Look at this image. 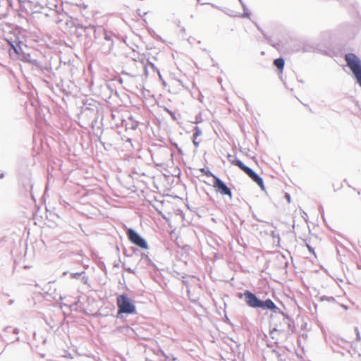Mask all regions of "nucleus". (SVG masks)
I'll return each mask as SVG.
<instances>
[{"label": "nucleus", "instance_id": "393cba45", "mask_svg": "<svg viewBox=\"0 0 361 361\" xmlns=\"http://www.w3.org/2000/svg\"><path fill=\"white\" fill-rule=\"evenodd\" d=\"M200 171H201V173L206 175L207 177H212L213 179L214 180V176H216L210 170L202 168L200 169Z\"/></svg>", "mask_w": 361, "mask_h": 361}, {"label": "nucleus", "instance_id": "c85d7f7f", "mask_svg": "<svg viewBox=\"0 0 361 361\" xmlns=\"http://www.w3.org/2000/svg\"><path fill=\"white\" fill-rule=\"evenodd\" d=\"M171 143L173 147H175L176 148L179 154H181V155L183 154V152L182 149L180 147H178V145L176 142H173L171 140Z\"/></svg>", "mask_w": 361, "mask_h": 361}, {"label": "nucleus", "instance_id": "8fccbe9b", "mask_svg": "<svg viewBox=\"0 0 361 361\" xmlns=\"http://www.w3.org/2000/svg\"><path fill=\"white\" fill-rule=\"evenodd\" d=\"M262 34L263 35L265 39H268V35H267V33H265L264 32H262Z\"/></svg>", "mask_w": 361, "mask_h": 361}, {"label": "nucleus", "instance_id": "f3484780", "mask_svg": "<svg viewBox=\"0 0 361 361\" xmlns=\"http://www.w3.org/2000/svg\"><path fill=\"white\" fill-rule=\"evenodd\" d=\"M274 66L281 72L282 73L284 66H285V61L282 57L277 58L274 60Z\"/></svg>", "mask_w": 361, "mask_h": 361}, {"label": "nucleus", "instance_id": "58836bf2", "mask_svg": "<svg viewBox=\"0 0 361 361\" xmlns=\"http://www.w3.org/2000/svg\"><path fill=\"white\" fill-rule=\"evenodd\" d=\"M126 137V142H128L131 146L132 148H135L133 145L131 143V139L128 137Z\"/></svg>", "mask_w": 361, "mask_h": 361}, {"label": "nucleus", "instance_id": "bf43d9fd", "mask_svg": "<svg viewBox=\"0 0 361 361\" xmlns=\"http://www.w3.org/2000/svg\"><path fill=\"white\" fill-rule=\"evenodd\" d=\"M20 341V338H19V337H17V338H16V341Z\"/></svg>", "mask_w": 361, "mask_h": 361}, {"label": "nucleus", "instance_id": "c756f323", "mask_svg": "<svg viewBox=\"0 0 361 361\" xmlns=\"http://www.w3.org/2000/svg\"><path fill=\"white\" fill-rule=\"evenodd\" d=\"M202 134V130L201 129L198 127V126H195L194 127V132L192 133V135H201Z\"/></svg>", "mask_w": 361, "mask_h": 361}, {"label": "nucleus", "instance_id": "a211bd4d", "mask_svg": "<svg viewBox=\"0 0 361 361\" xmlns=\"http://www.w3.org/2000/svg\"><path fill=\"white\" fill-rule=\"evenodd\" d=\"M304 51H305L318 52V53H322V54H326V53H327V51L326 50L320 49L317 45L312 46L311 47H310L308 45H306L304 47Z\"/></svg>", "mask_w": 361, "mask_h": 361}, {"label": "nucleus", "instance_id": "a878e982", "mask_svg": "<svg viewBox=\"0 0 361 361\" xmlns=\"http://www.w3.org/2000/svg\"><path fill=\"white\" fill-rule=\"evenodd\" d=\"M147 65L148 66H149L152 69H153L154 71H156L157 73V74L159 75V77L161 78V73H160V71L158 69V68L154 65V63H153L151 61H147Z\"/></svg>", "mask_w": 361, "mask_h": 361}, {"label": "nucleus", "instance_id": "2f4dec72", "mask_svg": "<svg viewBox=\"0 0 361 361\" xmlns=\"http://www.w3.org/2000/svg\"><path fill=\"white\" fill-rule=\"evenodd\" d=\"M123 268L126 271H128V273L130 274H135V270L131 269L130 267H126L125 264H123Z\"/></svg>", "mask_w": 361, "mask_h": 361}, {"label": "nucleus", "instance_id": "0eeeda50", "mask_svg": "<svg viewBox=\"0 0 361 361\" xmlns=\"http://www.w3.org/2000/svg\"><path fill=\"white\" fill-rule=\"evenodd\" d=\"M243 167V171L262 190H265V186L264 184V180L262 178L257 174L254 170H252L249 166H246L245 167Z\"/></svg>", "mask_w": 361, "mask_h": 361}, {"label": "nucleus", "instance_id": "680f3d73", "mask_svg": "<svg viewBox=\"0 0 361 361\" xmlns=\"http://www.w3.org/2000/svg\"><path fill=\"white\" fill-rule=\"evenodd\" d=\"M114 267H118V263H115Z\"/></svg>", "mask_w": 361, "mask_h": 361}, {"label": "nucleus", "instance_id": "ddd939ff", "mask_svg": "<svg viewBox=\"0 0 361 361\" xmlns=\"http://www.w3.org/2000/svg\"><path fill=\"white\" fill-rule=\"evenodd\" d=\"M228 160L234 166H238L240 170H243V167H245L246 165L243 164L242 161L238 159L235 155H232L231 154H227Z\"/></svg>", "mask_w": 361, "mask_h": 361}, {"label": "nucleus", "instance_id": "6ab92c4d", "mask_svg": "<svg viewBox=\"0 0 361 361\" xmlns=\"http://www.w3.org/2000/svg\"><path fill=\"white\" fill-rule=\"evenodd\" d=\"M106 150H110L113 145L106 141L107 137H96Z\"/></svg>", "mask_w": 361, "mask_h": 361}, {"label": "nucleus", "instance_id": "4be33fe9", "mask_svg": "<svg viewBox=\"0 0 361 361\" xmlns=\"http://www.w3.org/2000/svg\"><path fill=\"white\" fill-rule=\"evenodd\" d=\"M242 7L243 8V13L242 14L243 18H250L251 13L247 8L245 3H242Z\"/></svg>", "mask_w": 361, "mask_h": 361}, {"label": "nucleus", "instance_id": "79ce46f5", "mask_svg": "<svg viewBox=\"0 0 361 361\" xmlns=\"http://www.w3.org/2000/svg\"><path fill=\"white\" fill-rule=\"evenodd\" d=\"M319 209V212L321 213L322 216L324 217V209H323L322 206H320Z\"/></svg>", "mask_w": 361, "mask_h": 361}, {"label": "nucleus", "instance_id": "20e7f679", "mask_svg": "<svg viewBox=\"0 0 361 361\" xmlns=\"http://www.w3.org/2000/svg\"><path fill=\"white\" fill-rule=\"evenodd\" d=\"M6 40L11 46V48L9 49L10 55L11 56H15L19 60H20L23 54L25 53V49H27V46L25 45L22 42L18 40L16 37L15 38V39L11 38Z\"/></svg>", "mask_w": 361, "mask_h": 361}, {"label": "nucleus", "instance_id": "473e14b6", "mask_svg": "<svg viewBox=\"0 0 361 361\" xmlns=\"http://www.w3.org/2000/svg\"><path fill=\"white\" fill-rule=\"evenodd\" d=\"M305 245H306L309 252L312 253L314 255H316L314 249L311 245H310L306 241H305Z\"/></svg>", "mask_w": 361, "mask_h": 361}, {"label": "nucleus", "instance_id": "6e6d98bb", "mask_svg": "<svg viewBox=\"0 0 361 361\" xmlns=\"http://www.w3.org/2000/svg\"><path fill=\"white\" fill-rule=\"evenodd\" d=\"M181 31H182L183 32H184V33H185V27H183V28L181 29Z\"/></svg>", "mask_w": 361, "mask_h": 361}, {"label": "nucleus", "instance_id": "69168bd1", "mask_svg": "<svg viewBox=\"0 0 361 361\" xmlns=\"http://www.w3.org/2000/svg\"><path fill=\"white\" fill-rule=\"evenodd\" d=\"M240 3V4L242 5V3H244L242 0H238Z\"/></svg>", "mask_w": 361, "mask_h": 361}, {"label": "nucleus", "instance_id": "f03ea898", "mask_svg": "<svg viewBox=\"0 0 361 361\" xmlns=\"http://www.w3.org/2000/svg\"><path fill=\"white\" fill-rule=\"evenodd\" d=\"M116 305L118 308L117 319H122L123 314H134L136 313L134 301L126 294H121L117 296Z\"/></svg>", "mask_w": 361, "mask_h": 361}, {"label": "nucleus", "instance_id": "c9c22d12", "mask_svg": "<svg viewBox=\"0 0 361 361\" xmlns=\"http://www.w3.org/2000/svg\"><path fill=\"white\" fill-rule=\"evenodd\" d=\"M193 137L192 142H193L195 148L197 149L199 146L200 141H197V137Z\"/></svg>", "mask_w": 361, "mask_h": 361}, {"label": "nucleus", "instance_id": "72a5a7b5", "mask_svg": "<svg viewBox=\"0 0 361 361\" xmlns=\"http://www.w3.org/2000/svg\"><path fill=\"white\" fill-rule=\"evenodd\" d=\"M81 280L84 284H87L89 279L87 276H85V274H82L81 276Z\"/></svg>", "mask_w": 361, "mask_h": 361}, {"label": "nucleus", "instance_id": "6e6552de", "mask_svg": "<svg viewBox=\"0 0 361 361\" xmlns=\"http://www.w3.org/2000/svg\"><path fill=\"white\" fill-rule=\"evenodd\" d=\"M23 0H1V13L4 15L3 10L4 8L10 7L14 10H18L21 7Z\"/></svg>", "mask_w": 361, "mask_h": 361}, {"label": "nucleus", "instance_id": "9b49d317", "mask_svg": "<svg viewBox=\"0 0 361 361\" xmlns=\"http://www.w3.org/2000/svg\"><path fill=\"white\" fill-rule=\"evenodd\" d=\"M331 339L332 343L334 345L343 348V350H346L348 353H350V350L348 349L349 342L348 341L336 336H334Z\"/></svg>", "mask_w": 361, "mask_h": 361}, {"label": "nucleus", "instance_id": "1a4fd4ad", "mask_svg": "<svg viewBox=\"0 0 361 361\" xmlns=\"http://www.w3.org/2000/svg\"><path fill=\"white\" fill-rule=\"evenodd\" d=\"M23 0H1V13L4 15L3 10L4 8L10 7L14 10H18L21 7Z\"/></svg>", "mask_w": 361, "mask_h": 361}, {"label": "nucleus", "instance_id": "f257e3e1", "mask_svg": "<svg viewBox=\"0 0 361 361\" xmlns=\"http://www.w3.org/2000/svg\"><path fill=\"white\" fill-rule=\"evenodd\" d=\"M238 298H243L245 304L251 308L270 310L274 313L282 312V310L270 298L262 300L249 290H245L243 293H238Z\"/></svg>", "mask_w": 361, "mask_h": 361}, {"label": "nucleus", "instance_id": "9d476101", "mask_svg": "<svg viewBox=\"0 0 361 361\" xmlns=\"http://www.w3.org/2000/svg\"><path fill=\"white\" fill-rule=\"evenodd\" d=\"M82 28H84L85 32H87L89 30H92L94 34L95 38H97L96 35L98 32H103L104 35V41H113L112 35L111 34H108L104 29L102 27L96 28L94 25H89L88 26H82L81 25ZM88 32H87V35Z\"/></svg>", "mask_w": 361, "mask_h": 361}, {"label": "nucleus", "instance_id": "338daca9", "mask_svg": "<svg viewBox=\"0 0 361 361\" xmlns=\"http://www.w3.org/2000/svg\"><path fill=\"white\" fill-rule=\"evenodd\" d=\"M63 298H64L63 297L60 296V300H63Z\"/></svg>", "mask_w": 361, "mask_h": 361}, {"label": "nucleus", "instance_id": "37998d69", "mask_svg": "<svg viewBox=\"0 0 361 361\" xmlns=\"http://www.w3.org/2000/svg\"><path fill=\"white\" fill-rule=\"evenodd\" d=\"M13 332L14 334H18L19 332H20V330L18 328H14L13 330Z\"/></svg>", "mask_w": 361, "mask_h": 361}, {"label": "nucleus", "instance_id": "f704fd0d", "mask_svg": "<svg viewBox=\"0 0 361 361\" xmlns=\"http://www.w3.org/2000/svg\"><path fill=\"white\" fill-rule=\"evenodd\" d=\"M267 40V42H269V44H271V46L274 47H276L277 45H279V44H275L273 42V40L271 39V37L268 36V39H266Z\"/></svg>", "mask_w": 361, "mask_h": 361}, {"label": "nucleus", "instance_id": "de8ad7c7", "mask_svg": "<svg viewBox=\"0 0 361 361\" xmlns=\"http://www.w3.org/2000/svg\"><path fill=\"white\" fill-rule=\"evenodd\" d=\"M11 327L10 326H6L4 329V332H7L8 331V329H10Z\"/></svg>", "mask_w": 361, "mask_h": 361}, {"label": "nucleus", "instance_id": "c03bdc74", "mask_svg": "<svg viewBox=\"0 0 361 361\" xmlns=\"http://www.w3.org/2000/svg\"><path fill=\"white\" fill-rule=\"evenodd\" d=\"M271 236H272L273 238H276V237H277L279 239H280V238H279V234H277V235H276V234L275 233V232H274V231H272V232H271Z\"/></svg>", "mask_w": 361, "mask_h": 361}, {"label": "nucleus", "instance_id": "5fc2aeb1", "mask_svg": "<svg viewBox=\"0 0 361 361\" xmlns=\"http://www.w3.org/2000/svg\"><path fill=\"white\" fill-rule=\"evenodd\" d=\"M4 177V174L3 173H1L0 174V178H3Z\"/></svg>", "mask_w": 361, "mask_h": 361}, {"label": "nucleus", "instance_id": "09e8293b", "mask_svg": "<svg viewBox=\"0 0 361 361\" xmlns=\"http://www.w3.org/2000/svg\"><path fill=\"white\" fill-rule=\"evenodd\" d=\"M333 350H334V352L341 353L343 356L345 355V354H344L343 353H342V352L337 351V350H336V349H334V348H333Z\"/></svg>", "mask_w": 361, "mask_h": 361}, {"label": "nucleus", "instance_id": "a18cd8bd", "mask_svg": "<svg viewBox=\"0 0 361 361\" xmlns=\"http://www.w3.org/2000/svg\"><path fill=\"white\" fill-rule=\"evenodd\" d=\"M136 13H137V14L139 16H140V17H142V18L143 17V16H142V13H141V10H140V9H139V8H138V9H137V10H136Z\"/></svg>", "mask_w": 361, "mask_h": 361}, {"label": "nucleus", "instance_id": "4468645a", "mask_svg": "<svg viewBox=\"0 0 361 361\" xmlns=\"http://www.w3.org/2000/svg\"><path fill=\"white\" fill-rule=\"evenodd\" d=\"M139 264L143 267H145V266L155 267V264L153 263L149 256L145 253L141 255Z\"/></svg>", "mask_w": 361, "mask_h": 361}, {"label": "nucleus", "instance_id": "13d9d810", "mask_svg": "<svg viewBox=\"0 0 361 361\" xmlns=\"http://www.w3.org/2000/svg\"><path fill=\"white\" fill-rule=\"evenodd\" d=\"M255 137V140L256 142L257 143L258 142L257 137Z\"/></svg>", "mask_w": 361, "mask_h": 361}, {"label": "nucleus", "instance_id": "3c124183", "mask_svg": "<svg viewBox=\"0 0 361 361\" xmlns=\"http://www.w3.org/2000/svg\"><path fill=\"white\" fill-rule=\"evenodd\" d=\"M0 341L4 343H6V340L2 337V336L0 334Z\"/></svg>", "mask_w": 361, "mask_h": 361}, {"label": "nucleus", "instance_id": "49530a36", "mask_svg": "<svg viewBox=\"0 0 361 361\" xmlns=\"http://www.w3.org/2000/svg\"><path fill=\"white\" fill-rule=\"evenodd\" d=\"M122 74H123V75H128V76H130V77H134V76H135V75H131V74H130V73H126V71H122Z\"/></svg>", "mask_w": 361, "mask_h": 361}, {"label": "nucleus", "instance_id": "7ed1b4c3", "mask_svg": "<svg viewBox=\"0 0 361 361\" xmlns=\"http://www.w3.org/2000/svg\"><path fill=\"white\" fill-rule=\"evenodd\" d=\"M345 60L348 66L354 75L357 82L361 87V61L357 55L353 53L346 54Z\"/></svg>", "mask_w": 361, "mask_h": 361}, {"label": "nucleus", "instance_id": "4d7b16f0", "mask_svg": "<svg viewBox=\"0 0 361 361\" xmlns=\"http://www.w3.org/2000/svg\"><path fill=\"white\" fill-rule=\"evenodd\" d=\"M283 85L284 86L286 87V88H288V85H286V82H283Z\"/></svg>", "mask_w": 361, "mask_h": 361}, {"label": "nucleus", "instance_id": "cd10ccee", "mask_svg": "<svg viewBox=\"0 0 361 361\" xmlns=\"http://www.w3.org/2000/svg\"><path fill=\"white\" fill-rule=\"evenodd\" d=\"M82 274H85V272L82 271V272L71 273V278L79 279L82 276Z\"/></svg>", "mask_w": 361, "mask_h": 361}, {"label": "nucleus", "instance_id": "e2e57ef3", "mask_svg": "<svg viewBox=\"0 0 361 361\" xmlns=\"http://www.w3.org/2000/svg\"><path fill=\"white\" fill-rule=\"evenodd\" d=\"M258 30L262 32H264L262 29H260L259 27H258Z\"/></svg>", "mask_w": 361, "mask_h": 361}, {"label": "nucleus", "instance_id": "4c0bfd02", "mask_svg": "<svg viewBox=\"0 0 361 361\" xmlns=\"http://www.w3.org/2000/svg\"><path fill=\"white\" fill-rule=\"evenodd\" d=\"M284 196L288 202L290 203L291 200L290 195L288 192H286Z\"/></svg>", "mask_w": 361, "mask_h": 361}, {"label": "nucleus", "instance_id": "b1692460", "mask_svg": "<svg viewBox=\"0 0 361 361\" xmlns=\"http://www.w3.org/2000/svg\"><path fill=\"white\" fill-rule=\"evenodd\" d=\"M30 63L33 66H35L37 67V68L40 69V70H42L44 68V66L42 65V63L39 61L38 60L35 59H33L30 62Z\"/></svg>", "mask_w": 361, "mask_h": 361}, {"label": "nucleus", "instance_id": "5701e85b", "mask_svg": "<svg viewBox=\"0 0 361 361\" xmlns=\"http://www.w3.org/2000/svg\"><path fill=\"white\" fill-rule=\"evenodd\" d=\"M32 59L33 58L32 57L31 54L25 52V54H23L20 61L30 63Z\"/></svg>", "mask_w": 361, "mask_h": 361}, {"label": "nucleus", "instance_id": "603ef678", "mask_svg": "<svg viewBox=\"0 0 361 361\" xmlns=\"http://www.w3.org/2000/svg\"><path fill=\"white\" fill-rule=\"evenodd\" d=\"M13 302H14L13 300H10L8 301V305H11Z\"/></svg>", "mask_w": 361, "mask_h": 361}, {"label": "nucleus", "instance_id": "052dcab7", "mask_svg": "<svg viewBox=\"0 0 361 361\" xmlns=\"http://www.w3.org/2000/svg\"><path fill=\"white\" fill-rule=\"evenodd\" d=\"M82 6L84 8H86L87 7V6L85 5V4H82Z\"/></svg>", "mask_w": 361, "mask_h": 361}, {"label": "nucleus", "instance_id": "2eb2a0df", "mask_svg": "<svg viewBox=\"0 0 361 361\" xmlns=\"http://www.w3.org/2000/svg\"><path fill=\"white\" fill-rule=\"evenodd\" d=\"M114 46V41H104L100 47L102 53L108 54L111 51Z\"/></svg>", "mask_w": 361, "mask_h": 361}, {"label": "nucleus", "instance_id": "774afa93", "mask_svg": "<svg viewBox=\"0 0 361 361\" xmlns=\"http://www.w3.org/2000/svg\"><path fill=\"white\" fill-rule=\"evenodd\" d=\"M124 255H126V256H129L128 255L126 254V251L124 252Z\"/></svg>", "mask_w": 361, "mask_h": 361}, {"label": "nucleus", "instance_id": "0e129e2a", "mask_svg": "<svg viewBox=\"0 0 361 361\" xmlns=\"http://www.w3.org/2000/svg\"><path fill=\"white\" fill-rule=\"evenodd\" d=\"M86 110H91V109L90 108L85 107V111H86Z\"/></svg>", "mask_w": 361, "mask_h": 361}, {"label": "nucleus", "instance_id": "f8f14e48", "mask_svg": "<svg viewBox=\"0 0 361 361\" xmlns=\"http://www.w3.org/2000/svg\"><path fill=\"white\" fill-rule=\"evenodd\" d=\"M279 313L283 316L282 323L287 325L289 331L293 332V330L295 329L293 320L288 314H286L283 311H282V312Z\"/></svg>", "mask_w": 361, "mask_h": 361}, {"label": "nucleus", "instance_id": "aec40b11", "mask_svg": "<svg viewBox=\"0 0 361 361\" xmlns=\"http://www.w3.org/2000/svg\"><path fill=\"white\" fill-rule=\"evenodd\" d=\"M164 110L171 116L173 121H176L180 118L179 114H176V112L172 111L171 110L169 109L166 107H164Z\"/></svg>", "mask_w": 361, "mask_h": 361}, {"label": "nucleus", "instance_id": "bb28decb", "mask_svg": "<svg viewBox=\"0 0 361 361\" xmlns=\"http://www.w3.org/2000/svg\"><path fill=\"white\" fill-rule=\"evenodd\" d=\"M320 300L321 301H327V302H336V299L332 297V296H326V295H323L320 298Z\"/></svg>", "mask_w": 361, "mask_h": 361}, {"label": "nucleus", "instance_id": "39448f33", "mask_svg": "<svg viewBox=\"0 0 361 361\" xmlns=\"http://www.w3.org/2000/svg\"><path fill=\"white\" fill-rule=\"evenodd\" d=\"M126 235L130 242L141 249L147 250L149 248L147 240L142 237L135 229L128 228Z\"/></svg>", "mask_w": 361, "mask_h": 361}, {"label": "nucleus", "instance_id": "864d4df0", "mask_svg": "<svg viewBox=\"0 0 361 361\" xmlns=\"http://www.w3.org/2000/svg\"><path fill=\"white\" fill-rule=\"evenodd\" d=\"M341 306L345 310H347L348 309V307L345 305H341Z\"/></svg>", "mask_w": 361, "mask_h": 361}, {"label": "nucleus", "instance_id": "e433bc0d", "mask_svg": "<svg viewBox=\"0 0 361 361\" xmlns=\"http://www.w3.org/2000/svg\"><path fill=\"white\" fill-rule=\"evenodd\" d=\"M50 287H51V282L48 283L43 288L42 290H46L47 292H48L49 290H50Z\"/></svg>", "mask_w": 361, "mask_h": 361}, {"label": "nucleus", "instance_id": "423d86ee", "mask_svg": "<svg viewBox=\"0 0 361 361\" xmlns=\"http://www.w3.org/2000/svg\"><path fill=\"white\" fill-rule=\"evenodd\" d=\"M213 186L217 192L222 195H228L232 197V192L230 188L218 176H214Z\"/></svg>", "mask_w": 361, "mask_h": 361}, {"label": "nucleus", "instance_id": "dca6fc26", "mask_svg": "<svg viewBox=\"0 0 361 361\" xmlns=\"http://www.w3.org/2000/svg\"><path fill=\"white\" fill-rule=\"evenodd\" d=\"M157 356L165 357V361H178L177 358L172 354H166L161 349H159L157 352Z\"/></svg>", "mask_w": 361, "mask_h": 361}, {"label": "nucleus", "instance_id": "412c9836", "mask_svg": "<svg viewBox=\"0 0 361 361\" xmlns=\"http://www.w3.org/2000/svg\"><path fill=\"white\" fill-rule=\"evenodd\" d=\"M281 323L279 325L278 324H274V327L272 328V329L270 330L269 331V334H270V336L271 337V338H274V334L275 332H277V331H283V329H281Z\"/></svg>", "mask_w": 361, "mask_h": 361}, {"label": "nucleus", "instance_id": "ea45409f", "mask_svg": "<svg viewBox=\"0 0 361 361\" xmlns=\"http://www.w3.org/2000/svg\"><path fill=\"white\" fill-rule=\"evenodd\" d=\"M224 322L227 324L232 325L231 322L230 321V319H228V317L226 315L225 316Z\"/></svg>", "mask_w": 361, "mask_h": 361}, {"label": "nucleus", "instance_id": "a19ab883", "mask_svg": "<svg viewBox=\"0 0 361 361\" xmlns=\"http://www.w3.org/2000/svg\"><path fill=\"white\" fill-rule=\"evenodd\" d=\"M143 68H144V71H145V74L146 75H148L147 65H144V66H143Z\"/></svg>", "mask_w": 361, "mask_h": 361}, {"label": "nucleus", "instance_id": "7c9ffc66", "mask_svg": "<svg viewBox=\"0 0 361 361\" xmlns=\"http://www.w3.org/2000/svg\"><path fill=\"white\" fill-rule=\"evenodd\" d=\"M354 330H355V334H356V341H361V337H360V331H359L358 328L357 327H355Z\"/></svg>", "mask_w": 361, "mask_h": 361}]
</instances>
